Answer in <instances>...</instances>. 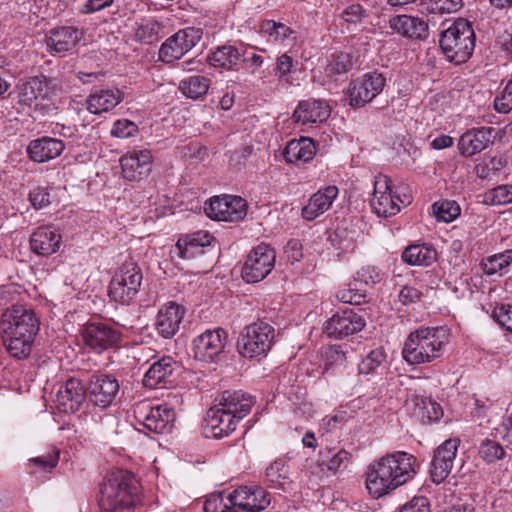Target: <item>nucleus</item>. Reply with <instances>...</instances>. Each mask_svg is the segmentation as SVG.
<instances>
[{"mask_svg": "<svg viewBox=\"0 0 512 512\" xmlns=\"http://www.w3.org/2000/svg\"><path fill=\"white\" fill-rule=\"evenodd\" d=\"M416 458L404 451L388 453L369 464L366 488L374 498H380L411 480L416 474Z\"/></svg>", "mask_w": 512, "mask_h": 512, "instance_id": "obj_1", "label": "nucleus"}, {"mask_svg": "<svg viewBox=\"0 0 512 512\" xmlns=\"http://www.w3.org/2000/svg\"><path fill=\"white\" fill-rule=\"evenodd\" d=\"M1 329L7 352L13 358L22 360L32 351L40 321L32 309L14 305L2 314Z\"/></svg>", "mask_w": 512, "mask_h": 512, "instance_id": "obj_2", "label": "nucleus"}, {"mask_svg": "<svg viewBox=\"0 0 512 512\" xmlns=\"http://www.w3.org/2000/svg\"><path fill=\"white\" fill-rule=\"evenodd\" d=\"M139 485L126 470L108 475L100 487L99 507L103 512H120L133 507L138 501Z\"/></svg>", "mask_w": 512, "mask_h": 512, "instance_id": "obj_3", "label": "nucleus"}, {"mask_svg": "<svg viewBox=\"0 0 512 512\" xmlns=\"http://www.w3.org/2000/svg\"><path fill=\"white\" fill-rule=\"evenodd\" d=\"M446 343L447 336L443 328L421 327L408 335L402 356L413 365L431 363L442 356Z\"/></svg>", "mask_w": 512, "mask_h": 512, "instance_id": "obj_4", "label": "nucleus"}, {"mask_svg": "<svg viewBox=\"0 0 512 512\" xmlns=\"http://www.w3.org/2000/svg\"><path fill=\"white\" fill-rule=\"evenodd\" d=\"M439 42L450 62L464 63L471 57L475 47L474 30L467 20L459 19L442 32Z\"/></svg>", "mask_w": 512, "mask_h": 512, "instance_id": "obj_5", "label": "nucleus"}, {"mask_svg": "<svg viewBox=\"0 0 512 512\" xmlns=\"http://www.w3.org/2000/svg\"><path fill=\"white\" fill-rule=\"evenodd\" d=\"M143 274L135 262H125L114 273L109 284V297L122 305H129L140 292Z\"/></svg>", "mask_w": 512, "mask_h": 512, "instance_id": "obj_6", "label": "nucleus"}, {"mask_svg": "<svg viewBox=\"0 0 512 512\" xmlns=\"http://www.w3.org/2000/svg\"><path fill=\"white\" fill-rule=\"evenodd\" d=\"M275 339V329L270 324L258 321L246 326L237 340L240 355L246 358L266 356Z\"/></svg>", "mask_w": 512, "mask_h": 512, "instance_id": "obj_7", "label": "nucleus"}, {"mask_svg": "<svg viewBox=\"0 0 512 512\" xmlns=\"http://www.w3.org/2000/svg\"><path fill=\"white\" fill-rule=\"evenodd\" d=\"M19 103L49 111L55 108L56 85L45 76L31 77L17 85Z\"/></svg>", "mask_w": 512, "mask_h": 512, "instance_id": "obj_8", "label": "nucleus"}, {"mask_svg": "<svg viewBox=\"0 0 512 512\" xmlns=\"http://www.w3.org/2000/svg\"><path fill=\"white\" fill-rule=\"evenodd\" d=\"M203 31L197 27H187L177 31L161 45L159 58L164 63H172L181 59L202 39Z\"/></svg>", "mask_w": 512, "mask_h": 512, "instance_id": "obj_9", "label": "nucleus"}, {"mask_svg": "<svg viewBox=\"0 0 512 512\" xmlns=\"http://www.w3.org/2000/svg\"><path fill=\"white\" fill-rule=\"evenodd\" d=\"M276 252L267 244H259L247 255L242 268V278L247 283H256L265 279L275 265Z\"/></svg>", "mask_w": 512, "mask_h": 512, "instance_id": "obj_10", "label": "nucleus"}, {"mask_svg": "<svg viewBox=\"0 0 512 512\" xmlns=\"http://www.w3.org/2000/svg\"><path fill=\"white\" fill-rule=\"evenodd\" d=\"M206 215L216 221H240L247 215V203L239 196L213 197L204 208Z\"/></svg>", "mask_w": 512, "mask_h": 512, "instance_id": "obj_11", "label": "nucleus"}, {"mask_svg": "<svg viewBox=\"0 0 512 512\" xmlns=\"http://www.w3.org/2000/svg\"><path fill=\"white\" fill-rule=\"evenodd\" d=\"M137 419L143 426L156 434L171 432L175 422V412L167 405H138L135 409Z\"/></svg>", "mask_w": 512, "mask_h": 512, "instance_id": "obj_12", "label": "nucleus"}, {"mask_svg": "<svg viewBox=\"0 0 512 512\" xmlns=\"http://www.w3.org/2000/svg\"><path fill=\"white\" fill-rule=\"evenodd\" d=\"M228 340L222 328L208 329L193 341L194 356L204 362H214L223 354Z\"/></svg>", "mask_w": 512, "mask_h": 512, "instance_id": "obj_13", "label": "nucleus"}, {"mask_svg": "<svg viewBox=\"0 0 512 512\" xmlns=\"http://www.w3.org/2000/svg\"><path fill=\"white\" fill-rule=\"evenodd\" d=\"M235 512H261L270 505V495L261 486H243L228 496Z\"/></svg>", "mask_w": 512, "mask_h": 512, "instance_id": "obj_14", "label": "nucleus"}, {"mask_svg": "<svg viewBox=\"0 0 512 512\" xmlns=\"http://www.w3.org/2000/svg\"><path fill=\"white\" fill-rule=\"evenodd\" d=\"M459 445L460 440L453 438L444 441L434 450L429 471L434 483H442L452 472Z\"/></svg>", "mask_w": 512, "mask_h": 512, "instance_id": "obj_15", "label": "nucleus"}, {"mask_svg": "<svg viewBox=\"0 0 512 512\" xmlns=\"http://www.w3.org/2000/svg\"><path fill=\"white\" fill-rule=\"evenodd\" d=\"M385 85V78L379 73H368L353 80L348 89L350 104L361 107L371 102Z\"/></svg>", "mask_w": 512, "mask_h": 512, "instance_id": "obj_16", "label": "nucleus"}, {"mask_svg": "<svg viewBox=\"0 0 512 512\" xmlns=\"http://www.w3.org/2000/svg\"><path fill=\"white\" fill-rule=\"evenodd\" d=\"M240 419L227 411L225 407L219 405L211 407L204 419L203 432L206 437L222 438L228 436L235 429Z\"/></svg>", "mask_w": 512, "mask_h": 512, "instance_id": "obj_17", "label": "nucleus"}, {"mask_svg": "<svg viewBox=\"0 0 512 512\" xmlns=\"http://www.w3.org/2000/svg\"><path fill=\"white\" fill-rule=\"evenodd\" d=\"M399 196L392 195L391 180L387 176H379L374 182V192L370 200L372 210L379 217H391L400 211Z\"/></svg>", "mask_w": 512, "mask_h": 512, "instance_id": "obj_18", "label": "nucleus"}, {"mask_svg": "<svg viewBox=\"0 0 512 512\" xmlns=\"http://www.w3.org/2000/svg\"><path fill=\"white\" fill-rule=\"evenodd\" d=\"M153 157L148 149H134L120 158L122 175L128 181H140L151 172Z\"/></svg>", "mask_w": 512, "mask_h": 512, "instance_id": "obj_19", "label": "nucleus"}, {"mask_svg": "<svg viewBox=\"0 0 512 512\" xmlns=\"http://www.w3.org/2000/svg\"><path fill=\"white\" fill-rule=\"evenodd\" d=\"M365 326L364 319L353 310H345L333 315L325 324V333L332 338L341 339L353 335Z\"/></svg>", "mask_w": 512, "mask_h": 512, "instance_id": "obj_20", "label": "nucleus"}, {"mask_svg": "<svg viewBox=\"0 0 512 512\" xmlns=\"http://www.w3.org/2000/svg\"><path fill=\"white\" fill-rule=\"evenodd\" d=\"M119 388L116 378L105 374L94 375L90 380L87 393L95 405L106 408L115 400Z\"/></svg>", "mask_w": 512, "mask_h": 512, "instance_id": "obj_21", "label": "nucleus"}, {"mask_svg": "<svg viewBox=\"0 0 512 512\" xmlns=\"http://www.w3.org/2000/svg\"><path fill=\"white\" fill-rule=\"evenodd\" d=\"M83 338L92 349L103 351L117 345L120 333L109 324L94 322L84 328Z\"/></svg>", "mask_w": 512, "mask_h": 512, "instance_id": "obj_22", "label": "nucleus"}, {"mask_svg": "<svg viewBox=\"0 0 512 512\" xmlns=\"http://www.w3.org/2000/svg\"><path fill=\"white\" fill-rule=\"evenodd\" d=\"M86 393L87 390L79 379H68L56 393L58 409L64 413L77 411L84 402Z\"/></svg>", "mask_w": 512, "mask_h": 512, "instance_id": "obj_23", "label": "nucleus"}, {"mask_svg": "<svg viewBox=\"0 0 512 512\" xmlns=\"http://www.w3.org/2000/svg\"><path fill=\"white\" fill-rule=\"evenodd\" d=\"M185 312V308L176 302L164 304L157 313L155 323L159 335L165 339L172 338L178 332Z\"/></svg>", "mask_w": 512, "mask_h": 512, "instance_id": "obj_24", "label": "nucleus"}, {"mask_svg": "<svg viewBox=\"0 0 512 512\" xmlns=\"http://www.w3.org/2000/svg\"><path fill=\"white\" fill-rule=\"evenodd\" d=\"M178 368L179 366L173 358L169 356L162 357L160 360L154 362L147 370L143 378V384L150 389L172 384L175 380V372Z\"/></svg>", "mask_w": 512, "mask_h": 512, "instance_id": "obj_25", "label": "nucleus"}, {"mask_svg": "<svg viewBox=\"0 0 512 512\" xmlns=\"http://www.w3.org/2000/svg\"><path fill=\"white\" fill-rule=\"evenodd\" d=\"M331 113L330 106L323 100L308 99L300 101L292 118L294 122L309 125L326 121Z\"/></svg>", "mask_w": 512, "mask_h": 512, "instance_id": "obj_26", "label": "nucleus"}, {"mask_svg": "<svg viewBox=\"0 0 512 512\" xmlns=\"http://www.w3.org/2000/svg\"><path fill=\"white\" fill-rule=\"evenodd\" d=\"M215 401L240 420L250 413L255 404V398L242 390H225Z\"/></svg>", "mask_w": 512, "mask_h": 512, "instance_id": "obj_27", "label": "nucleus"}, {"mask_svg": "<svg viewBox=\"0 0 512 512\" xmlns=\"http://www.w3.org/2000/svg\"><path fill=\"white\" fill-rule=\"evenodd\" d=\"M64 149L62 140L45 136L32 140L27 147V153L32 161L44 163L60 156Z\"/></svg>", "mask_w": 512, "mask_h": 512, "instance_id": "obj_28", "label": "nucleus"}, {"mask_svg": "<svg viewBox=\"0 0 512 512\" xmlns=\"http://www.w3.org/2000/svg\"><path fill=\"white\" fill-rule=\"evenodd\" d=\"M80 39L78 29L74 27H59L51 30L45 38L47 49L53 55H64L72 50Z\"/></svg>", "mask_w": 512, "mask_h": 512, "instance_id": "obj_29", "label": "nucleus"}, {"mask_svg": "<svg viewBox=\"0 0 512 512\" xmlns=\"http://www.w3.org/2000/svg\"><path fill=\"white\" fill-rule=\"evenodd\" d=\"M338 188L334 185L327 186L314 193L308 203L302 209L304 219L311 221L326 212L338 196Z\"/></svg>", "mask_w": 512, "mask_h": 512, "instance_id": "obj_30", "label": "nucleus"}, {"mask_svg": "<svg viewBox=\"0 0 512 512\" xmlns=\"http://www.w3.org/2000/svg\"><path fill=\"white\" fill-rule=\"evenodd\" d=\"M61 244V235L52 227H39L30 238L31 250L42 256L57 252Z\"/></svg>", "mask_w": 512, "mask_h": 512, "instance_id": "obj_31", "label": "nucleus"}, {"mask_svg": "<svg viewBox=\"0 0 512 512\" xmlns=\"http://www.w3.org/2000/svg\"><path fill=\"white\" fill-rule=\"evenodd\" d=\"M212 235L206 231H197L193 234L186 235L177 241L176 247L180 257L184 259H192L205 253V248L211 244Z\"/></svg>", "mask_w": 512, "mask_h": 512, "instance_id": "obj_32", "label": "nucleus"}, {"mask_svg": "<svg viewBox=\"0 0 512 512\" xmlns=\"http://www.w3.org/2000/svg\"><path fill=\"white\" fill-rule=\"evenodd\" d=\"M491 128L482 127L464 133L458 143L459 151L464 156H472L484 150L491 142Z\"/></svg>", "mask_w": 512, "mask_h": 512, "instance_id": "obj_33", "label": "nucleus"}, {"mask_svg": "<svg viewBox=\"0 0 512 512\" xmlns=\"http://www.w3.org/2000/svg\"><path fill=\"white\" fill-rule=\"evenodd\" d=\"M316 153V145L311 138L301 137L290 140L283 151L287 163H306L313 159Z\"/></svg>", "mask_w": 512, "mask_h": 512, "instance_id": "obj_34", "label": "nucleus"}, {"mask_svg": "<svg viewBox=\"0 0 512 512\" xmlns=\"http://www.w3.org/2000/svg\"><path fill=\"white\" fill-rule=\"evenodd\" d=\"M390 26L397 33L415 39H425L428 35V24L421 18L399 15L391 19Z\"/></svg>", "mask_w": 512, "mask_h": 512, "instance_id": "obj_35", "label": "nucleus"}, {"mask_svg": "<svg viewBox=\"0 0 512 512\" xmlns=\"http://www.w3.org/2000/svg\"><path fill=\"white\" fill-rule=\"evenodd\" d=\"M123 100L119 89H103L92 93L87 99V109L93 114L108 112Z\"/></svg>", "mask_w": 512, "mask_h": 512, "instance_id": "obj_36", "label": "nucleus"}, {"mask_svg": "<svg viewBox=\"0 0 512 512\" xmlns=\"http://www.w3.org/2000/svg\"><path fill=\"white\" fill-rule=\"evenodd\" d=\"M352 455L345 449L324 447L319 452V465L332 473H337L348 467Z\"/></svg>", "mask_w": 512, "mask_h": 512, "instance_id": "obj_37", "label": "nucleus"}, {"mask_svg": "<svg viewBox=\"0 0 512 512\" xmlns=\"http://www.w3.org/2000/svg\"><path fill=\"white\" fill-rule=\"evenodd\" d=\"M260 32L270 41L282 45H291L297 38V33L289 26L274 20H264L260 25Z\"/></svg>", "mask_w": 512, "mask_h": 512, "instance_id": "obj_38", "label": "nucleus"}, {"mask_svg": "<svg viewBox=\"0 0 512 512\" xmlns=\"http://www.w3.org/2000/svg\"><path fill=\"white\" fill-rule=\"evenodd\" d=\"M402 259L409 265L429 266L436 261L437 252L427 244H412L403 251Z\"/></svg>", "mask_w": 512, "mask_h": 512, "instance_id": "obj_39", "label": "nucleus"}, {"mask_svg": "<svg viewBox=\"0 0 512 512\" xmlns=\"http://www.w3.org/2000/svg\"><path fill=\"white\" fill-rule=\"evenodd\" d=\"M266 477L275 488L283 491H288L292 488L293 482L290 478V469L287 462L282 458L275 459L267 467Z\"/></svg>", "mask_w": 512, "mask_h": 512, "instance_id": "obj_40", "label": "nucleus"}, {"mask_svg": "<svg viewBox=\"0 0 512 512\" xmlns=\"http://www.w3.org/2000/svg\"><path fill=\"white\" fill-rule=\"evenodd\" d=\"M414 415L423 423L438 421L443 416L442 407L433 399L422 396L412 398Z\"/></svg>", "mask_w": 512, "mask_h": 512, "instance_id": "obj_41", "label": "nucleus"}, {"mask_svg": "<svg viewBox=\"0 0 512 512\" xmlns=\"http://www.w3.org/2000/svg\"><path fill=\"white\" fill-rule=\"evenodd\" d=\"M386 369V354L382 348L368 352L358 364V373L361 375H379Z\"/></svg>", "mask_w": 512, "mask_h": 512, "instance_id": "obj_42", "label": "nucleus"}, {"mask_svg": "<svg viewBox=\"0 0 512 512\" xmlns=\"http://www.w3.org/2000/svg\"><path fill=\"white\" fill-rule=\"evenodd\" d=\"M209 86V78L201 75H194L181 80L178 88L187 98L199 100L207 94Z\"/></svg>", "mask_w": 512, "mask_h": 512, "instance_id": "obj_43", "label": "nucleus"}, {"mask_svg": "<svg viewBox=\"0 0 512 512\" xmlns=\"http://www.w3.org/2000/svg\"><path fill=\"white\" fill-rule=\"evenodd\" d=\"M241 54L239 50L232 45L218 47L209 57L210 63L215 67L232 69L237 64Z\"/></svg>", "mask_w": 512, "mask_h": 512, "instance_id": "obj_44", "label": "nucleus"}, {"mask_svg": "<svg viewBox=\"0 0 512 512\" xmlns=\"http://www.w3.org/2000/svg\"><path fill=\"white\" fill-rule=\"evenodd\" d=\"M462 6V0H420L421 11L430 14L455 13Z\"/></svg>", "mask_w": 512, "mask_h": 512, "instance_id": "obj_45", "label": "nucleus"}, {"mask_svg": "<svg viewBox=\"0 0 512 512\" xmlns=\"http://www.w3.org/2000/svg\"><path fill=\"white\" fill-rule=\"evenodd\" d=\"M512 263V250L495 254L488 257L482 263V269L485 274L493 275L497 272L504 271Z\"/></svg>", "mask_w": 512, "mask_h": 512, "instance_id": "obj_46", "label": "nucleus"}, {"mask_svg": "<svg viewBox=\"0 0 512 512\" xmlns=\"http://www.w3.org/2000/svg\"><path fill=\"white\" fill-rule=\"evenodd\" d=\"M434 214L438 221L449 223L460 215V206L456 201L443 200L433 205Z\"/></svg>", "mask_w": 512, "mask_h": 512, "instance_id": "obj_47", "label": "nucleus"}, {"mask_svg": "<svg viewBox=\"0 0 512 512\" xmlns=\"http://www.w3.org/2000/svg\"><path fill=\"white\" fill-rule=\"evenodd\" d=\"M353 66V59L349 53H335L328 64L326 71L329 75H342L347 73Z\"/></svg>", "mask_w": 512, "mask_h": 512, "instance_id": "obj_48", "label": "nucleus"}, {"mask_svg": "<svg viewBox=\"0 0 512 512\" xmlns=\"http://www.w3.org/2000/svg\"><path fill=\"white\" fill-rule=\"evenodd\" d=\"M478 454L485 462L494 463L504 457L505 451L499 443L487 439L480 444Z\"/></svg>", "mask_w": 512, "mask_h": 512, "instance_id": "obj_49", "label": "nucleus"}, {"mask_svg": "<svg viewBox=\"0 0 512 512\" xmlns=\"http://www.w3.org/2000/svg\"><path fill=\"white\" fill-rule=\"evenodd\" d=\"M485 200L491 205H505L512 202V185H499L485 194Z\"/></svg>", "mask_w": 512, "mask_h": 512, "instance_id": "obj_50", "label": "nucleus"}, {"mask_svg": "<svg viewBox=\"0 0 512 512\" xmlns=\"http://www.w3.org/2000/svg\"><path fill=\"white\" fill-rule=\"evenodd\" d=\"M385 276L378 267L373 265H366L359 269L354 277L356 282L363 283L365 285H375L380 283Z\"/></svg>", "mask_w": 512, "mask_h": 512, "instance_id": "obj_51", "label": "nucleus"}, {"mask_svg": "<svg viewBox=\"0 0 512 512\" xmlns=\"http://www.w3.org/2000/svg\"><path fill=\"white\" fill-rule=\"evenodd\" d=\"M494 108L499 113H508L512 110V78L495 98Z\"/></svg>", "mask_w": 512, "mask_h": 512, "instance_id": "obj_52", "label": "nucleus"}, {"mask_svg": "<svg viewBox=\"0 0 512 512\" xmlns=\"http://www.w3.org/2000/svg\"><path fill=\"white\" fill-rule=\"evenodd\" d=\"M138 127L137 125L127 119H121L114 122L111 135L118 138H129L133 137L137 134Z\"/></svg>", "mask_w": 512, "mask_h": 512, "instance_id": "obj_53", "label": "nucleus"}, {"mask_svg": "<svg viewBox=\"0 0 512 512\" xmlns=\"http://www.w3.org/2000/svg\"><path fill=\"white\" fill-rule=\"evenodd\" d=\"M204 512H235L234 506H227L224 503V498L222 493L211 494L203 506Z\"/></svg>", "mask_w": 512, "mask_h": 512, "instance_id": "obj_54", "label": "nucleus"}, {"mask_svg": "<svg viewBox=\"0 0 512 512\" xmlns=\"http://www.w3.org/2000/svg\"><path fill=\"white\" fill-rule=\"evenodd\" d=\"M159 26L153 22H147L141 24L135 32V36L138 40L151 43L157 39Z\"/></svg>", "mask_w": 512, "mask_h": 512, "instance_id": "obj_55", "label": "nucleus"}, {"mask_svg": "<svg viewBox=\"0 0 512 512\" xmlns=\"http://www.w3.org/2000/svg\"><path fill=\"white\" fill-rule=\"evenodd\" d=\"M29 199L35 209H41L50 204V193L46 188L36 187L30 192Z\"/></svg>", "mask_w": 512, "mask_h": 512, "instance_id": "obj_56", "label": "nucleus"}, {"mask_svg": "<svg viewBox=\"0 0 512 512\" xmlns=\"http://www.w3.org/2000/svg\"><path fill=\"white\" fill-rule=\"evenodd\" d=\"M284 253L291 263L300 261L303 258V247L299 240L291 239L287 242Z\"/></svg>", "mask_w": 512, "mask_h": 512, "instance_id": "obj_57", "label": "nucleus"}, {"mask_svg": "<svg viewBox=\"0 0 512 512\" xmlns=\"http://www.w3.org/2000/svg\"><path fill=\"white\" fill-rule=\"evenodd\" d=\"M497 322L512 331V305H502L494 310Z\"/></svg>", "mask_w": 512, "mask_h": 512, "instance_id": "obj_58", "label": "nucleus"}, {"mask_svg": "<svg viewBox=\"0 0 512 512\" xmlns=\"http://www.w3.org/2000/svg\"><path fill=\"white\" fill-rule=\"evenodd\" d=\"M343 17L347 22L357 23L367 17V11L360 4H352L344 10Z\"/></svg>", "mask_w": 512, "mask_h": 512, "instance_id": "obj_59", "label": "nucleus"}, {"mask_svg": "<svg viewBox=\"0 0 512 512\" xmlns=\"http://www.w3.org/2000/svg\"><path fill=\"white\" fill-rule=\"evenodd\" d=\"M399 512H430V505L425 497H414Z\"/></svg>", "mask_w": 512, "mask_h": 512, "instance_id": "obj_60", "label": "nucleus"}, {"mask_svg": "<svg viewBox=\"0 0 512 512\" xmlns=\"http://www.w3.org/2000/svg\"><path fill=\"white\" fill-rule=\"evenodd\" d=\"M58 459H59V450H56V451H54V453L52 455L31 458L29 461L31 463L36 464L43 470H51L52 468H54L57 465Z\"/></svg>", "mask_w": 512, "mask_h": 512, "instance_id": "obj_61", "label": "nucleus"}, {"mask_svg": "<svg viewBox=\"0 0 512 512\" xmlns=\"http://www.w3.org/2000/svg\"><path fill=\"white\" fill-rule=\"evenodd\" d=\"M337 298L343 303L359 305L362 303L364 295L358 293L356 289L349 288L339 291Z\"/></svg>", "mask_w": 512, "mask_h": 512, "instance_id": "obj_62", "label": "nucleus"}, {"mask_svg": "<svg viewBox=\"0 0 512 512\" xmlns=\"http://www.w3.org/2000/svg\"><path fill=\"white\" fill-rule=\"evenodd\" d=\"M422 293L415 287L404 286L399 292V299L403 304L415 302L421 297Z\"/></svg>", "mask_w": 512, "mask_h": 512, "instance_id": "obj_63", "label": "nucleus"}, {"mask_svg": "<svg viewBox=\"0 0 512 512\" xmlns=\"http://www.w3.org/2000/svg\"><path fill=\"white\" fill-rule=\"evenodd\" d=\"M498 432L504 442L512 449V413L498 428Z\"/></svg>", "mask_w": 512, "mask_h": 512, "instance_id": "obj_64", "label": "nucleus"}]
</instances>
